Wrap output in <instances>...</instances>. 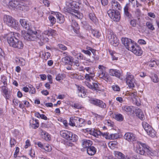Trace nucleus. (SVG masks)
<instances>
[{
  "label": "nucleus",
  "mask_w": 159,
  "mask_h": 159,
  "mask_svg": "<svg viewBox=\"0 0 159 159\" xmlns=\"http://www.w3.org/2000/svg\"><path fill=\"white\" fill-rule=\"evenodd\" d=\"M63 54L64 56H65V57L62 58V62L66 64H69L71 65V61H73L72 60V57L68 56L67 52H64L63 53Z\"/></svg>",
  "instance_id": "obj_15"
},
{
  "label": "nucleus",
  "mask_w": 159,
  "mask_h": 159,
  "mask_svg": "<svg viewBox=\"0 0 159 159\" xmlns=\"http://www.w3.org/2000/svg\"><path fill=\"white\" fill-rule=\"evenodd\" d=\"M38 33L37 31H33L31 29L27 30L26 32L23 35V37L24 39L28 41H34L37 39H39L38 37L37 34Z\"/></svg>",
  "instance_id": "obj_3"
},
{
  "label": "nucleus",
  "mask_w": 159,
  "mask_h": 159,
  "mask_svg": "<svg viewBox=\"0 0 159 159\" xmlns=\"http://www.w3.org/2000/svg\"><path fill=\"white\" fill-rule=\"evenodd\" d=\"M137 144L139 146H137L138 149L137 152L141 155H143L145 152L150 153V148L145 144L142 143L141 142L137 141Z\"/></svg>",
  "instance_id": "obj_6"
},
{
  "label": "nucleus",
  "mask_w": 159,
  "mask_h": 159,
  "mask_svg": "<svg viewBox=\"0 0 159 159\" xmlns=\"http://www.w3.org/2000/svg\"><path fill=\"white\" fill-rule=\"evenodd\" d=\"M113 154L116 157L120 159H130L128 157L118 151H114Z\"/></svg>",
  "instance_id": "obj_19"
},
{
  "label": "nucleus",
  "mask_w": 159,
  "mask_h": 159,
  "mask_svg": "<svg viewBox=\"0 0 159 159\" xmlns=\"http://www.w3.org/2000/svg\"><path fill=\"white\" fill-rule=\"evenodd\" d=\"M72 107L78 109H81L82 107L81 105L78 103H75L71 105Z\"/></svg>",
  "instance_id": "obj_49"
},
{
  "label": "nucleus",
  "mask_w": 159,
  "mask_h": 159,
  "mask_svg": "<svg viewBox=\"0 0 159 159\" xmlns=\"http://www.w3.org/2000/svg\"><path fill=\"white\" fill-rule=\"evenodd\" d=\"M92 33L93 34L94 36L98 37L99 36V33L97 31H95L93 30L92 31Z\"/></svg>",
  "instance_id": "obj_63"
},
{
  "label": "nucleus",
  "mask_w": 159,
  "mask_h": 159,
  "mask_svg": "<svg viewBox=\"0 0 159 159\" xmlns=\"http://www.w3.org/2000/svg\"><path fill=\"white\" fill-rule=\"evenodd\" d=\"M19 150L20 149L19 147H16V148L14 154V157L15 158H16L18 157L17 156V155L18 154V153L19 152Z\"/></svg>",
  "instance_id": "obj_58"
},
{
  "label": "nucleus",
  "mask_w": 159,
  "mask_h": 159,
  "mask_svg": "<svg viewBox=\"0 0 159 159\" xmlns=\"http://www.w3.org/2000/svg\"><path fill=\"white\" fill-rule=\"evenodd\" d=\"M138 43L140 45H144L146 44V42L143 39H140L138 41Z\"/></svg>",
  "instance_id": "obj_64"
},
{
  "label": "nucleus",
  "mask_w": 159,
  "mask_h": 159,
  "mask_svg": "<svg viewBox=\"0 0 159 159\" xmlns=\"http://www.w3.org/2000/svg\"><path fill=\"white\" fill-rule=\"evenodd\" d=\"M124 139L128 142H134L137 140L136 135L131 132L126 133L124 135Z\"/></svg>",
  "instance_id": "obj_13"
},
{
  "label": "nucleus",
  "mask_w": 159,
  "mask_h": 159,
  "mask_svg": "<svg viewBox=\"0 0 159 159\" xmlns=\"http://www.w3.org/2000/svg\"><path fill=\"white\" fill-rule=\"evenodd\" d=\"M95 76L94 73L86 74L85 75V79L86 81H90L93 80Z\"/></svg>",
  "instance_id": "obj_31"
},
{
  "label": "nucleus",
  "mask_w": 159,
  "mask_h": 159,
  "mask_svg": "<svg viewBox=\"0 0 159 159\" xmlns=\"http://www.w3.org/2000/svg\"><path fill=\"white\" fill-rule=\"evenodd\" d=\"M83 70L84 71L85 70L86 71L89 73V74L94 73L93 70V69L92 68L89 67H85L84 69Z\"/></svg>",
  "instance_id": "obj_50"
},
{
  "label": "nucleus",
  "mask_w": 159,
  "mask_h": 159,
  "mask_svg": "<svg viewBox=\"0 0 159 159\" xmlns=\"http://www.w3.org/2000/svg\"><path fill=\"white\" fill-rule=\"evenodd\" d=\"M107 36L111 45L116 47L119 44V40L116 34L112 30H108Z\"/></svg>",
  "instance_id": "obj_4"
},
{
  "label": "nucleus",
  "mask_w": 159,
  "mask_h": 159,
  "mask_svg": "<svg viewBox=\"0 0 159 159\" xmlns=\"http://www.w3.org/2000/svg\"><path fill=\"white\" fill-rule=\"evenodd\" d=\"M79 117L76 116H73L70 118L69 125L72 126H76Z\"/></svg>",
  "instance_id": "obj_25"
},
{
  "label": "nucleus",
  "mask_w": 159,
  "mask_h": 159,
  "mask_svg": "<svg viewBox=\"0 0 159 159\" xmlns=\"http://www.w3.org/2000/svg\"><path fill=\"white\" fill-rule=\"evenodd\" d=\"M87 151L89 155L92 156L94 155L96 152V149L93 146H90L89 147L87 148Z\"/></svg>",
  "instance_id": "obj_26"
},
{
  "label": "nucleus",
  "mask_w": 159,
  "mask_h": 159,
  "mask_svg": "<svg viewBox=\"0 0 159 159\" xmlns=\"http://www.w3.org/2000/svg\"><path fill=\"white\" fill-rule=\"evenodd\" d=\"M58 46L60 49L63 50H65L67 49V48L62 44H58Z\"/></svg>",
  "instance_id": "obj_62"
},
{
  "label": "nucleus",
  "mask_w": 159,
  "mask_h": 159,
  "mask_svg": "<svg viewBox=\"0 0 159 159\" xmlns=\"http://www.w3.org/2000/svg\"><path fill=\"white\" fill-rule=\"evenodd\" d=\"M7 41L10 45L14 48L21 49L23 47L24 44L22 42L14 36L8 37Z\"/></svg>",
  "instance_id": "obj_2"
},
{
  "label": "nucleus",
  "mask_w": 159,
  "mask_h": 159,
  "mask_svg": "<svg viewBox=\"0 0 159 159\" xmlns=\"http://www.w3.org/2000/svg\"><path fill=\"white\" fill-rule=\"evenodd\" d=\"M1 79L2 81L3 82L5 86L7 85V77L4 75H2L1 76Z\"/></svg>",
  "instance_id": "obj_52"
},
{
  "label": "nucleus",
  "mask_w": 159,
  "mask_h": 159,
  "mask_svg": "<svg viewBox=\"0 0 159 159\" xmlns=\"http://www.w3.org/2000/svg\"><path fill=\"white\" fill-rule=\"evenodd\" d=\"M98 131H99L100 133V134L98 135V137L99 136L102 135L103 137H105L107 139H109V135H108V133H102L100 130H98Z\"/></svg>",
  "instance_id": "obj_53"
},
{
  "label": "nucleus",
  "mask_w": 159,
  "mask_h": 159,
  "mask_svg": "<svg viewBox=\"0 0 159 159\" xmlns=\"http://www.w3.org/2000/svg\"><path fill=\"white\" fill-rule=\"evenodd\" d=\"M16 143V141L14 139L11 138L10 140V144L11 147H12L15 146Z\"/></svg>",
  "instance_id": "obj_59"
},
{
  "label": "nucleus",
  "mask_w": 159,
  "mask_h": 159,
  "mask_svg": "<svg viewBox=\"0 0 159 159\" xmlns=\"http://www.w3.org/2000/svg\"><path fill=\"white\" fill-rule=\"evenodd\" d=\"M16 61L17 62L18 61V60H19V63L20 64V65L21 66H24L25 65V60L22 58H16Z\"/></svg>",
  "instance_id": "obj_45"
},
{
  "label": "nucleus",
  "mask_w": 159,
  "mask_h": 159,
  "mask_svg": "<svg viewBox=\"0 0 159 159\" xmlns=\"http://www.w3.org/2000/svg\"><path fill=\"white\" fill-rule=\"evenodd\" d=\"M30 125L32 128L33 129H35L38 128L39 126L38 120L34 118H32L30 121Z\"/></svg>",
  "instance_id": "obj_20"
},
{
  "label": "nucleus",
  "mask_w": 159,
  "mask_h": 159,
  "mask_svg": "<svg viewBox=\"0 0 159 159\" xmlns=\"http://www.w3.org/2000/svg\"><path fill=\"white\" fill-rule=\"evenodd\" d=\"M122 109L126 112H131L132 110V107L127 106H124L122 107Z\"/></svg>",
  "instance_id": "obj_38"
},
{
  "label": "nucleus",
  "mask_w": 159,
  "mask_h": 159,
  "mask_svg": "<svg viewBox=\"0 0 159 159\" xmlns=\"http://www.w3.org/2000/svg\"><path fill=\"white\" fill-rule=\"evenodd\" d=\"M9 5L13 7H17L18 5V2L15 0H12L9 2Z\"/></svg>",
  "instance_id": "obj_54"
},
{
  "label": "nucleus",
  "mask_w": 159,
  "mask_h": 159,
  "mask_svg": "<svg viewBox=\"0 0 159 159\" xmlns=\"http://www.w3.org/2000/svg\"><path fill=\"white\" fill-rule=\"evenodd\" d=\"M99 76L106 81H107L109 80V76L106 72L103 73H99Z\"/></svg>",
  "instance_id": "obj_33"
},
{
  "label": "nucleus",
  "mask_w": 159,
  "mask_h": 159,
  "mask_svg": "<svg viewBox=\"0 0 159 159\" xmlns=\"http://www.w3.org/2000/svg\"><path fill=\"white\" fill-rule=\"evenodd\" d=\"M98 106L102 108H105L106 107V105L104 102L102 101L99 100Z\"/></svg>",
  "instance_id": "obj_44"
},
{
  "label": "nucleus",
  "mask_w": 159,
  "mask_h": 159,
  "mask_svg": "<svg viewBox=\"0 0 159 159\" xmlns=\"http://www.w3.org/2000/svg\"><path fill=\"white\" fill-rule=\"evenodd\" d=\"M110 5L111 10H120L121 9V7L120 4L116 0H112L111 1Z\"/></svg>",
  "instance_id": "obj_16"
},
{
  "label": "nucleus",
  "mask_w": 159,
  "mask_h": 159,
  "mask_svg": "<svg viewBox=\"0 0 159 159\" xmlns=\"http://www.w3.org/2000/svg\"><path fill=\"white\" fill-rule=\"evenodd\" d=\"M109 73L111 75L116 76L119 78H120L121 76L120 72L117 70L110 69Z\"/></svg>",
  "instance_id": "obj_21"
},
{
  "label": "nucleus",
  "mask_w": 159,
  "mask_h": 159,
  "mask_svg": "<svg viewBox=\"0 0 159 159\" xmlns=\"http://www.w3.org/2000/svg\"><path fill=\"white\" fill-rule=\"evenodd\" d=\"M56 33L55 30L51 29L44 31L43 33H41L40 34V37L39 39L41 41L43 42H47L48 41V39L47 37V35L49 36H53Z\"/></svg>",
  "instance_id": "obj_5"
},
{
  "label": "nucleus",
  "mask_w": 159,
  "mask_h": 159,
  "mask_svg": "<svg viewBox=\"0 0 159 159\" xmlns=\"http://www.w3.org/2000/svg\"><path fill=\"white\" fill-rule=\"evenodd\" d=\"M128 95H129L130 96V98H136L137 97V93L136 92H128V93H127Z\"/></svg>",
  "instance_id": "obj_46"
},
{
  "label": "nucleus",
  "mask_w": 159,
  "mask_h": 159,
  "mask_svg": "<svg viewBox=\"0 0 159 159\" xmlns=\"http://www.w3.org/2000/svg\"><path fill=\"white\" fill-rule=\"evenodd\" d=\"M142 126L148 134L152 137L156 136V132L152 127L148 123L143 122L142 123Z\"/></svg>",
  "instance_id": "obj_9"
},
{
  "label": "nucleus",
  "mask_w": 159,
  "mask_h": 159,
  "mask_svg": "<svg viewBox=\"0 0 159 159\" xmlns=\"http://www.w3.org/2000/svg\"><path fill=\"white\" fill-rule=\"evenodd\" d=\"M99 100L97 99L91 98L89 100V101L90 103L97 106Z\"/></svg>",
  "instance_id": "obj_42"
},
{
  "label": "nucleus",
  "mask_w": 159,
  "mask_h": 159,
  "mask_svg": "<svg viewBox=\"0 0 159 159\" xmlns=\"http://www.w3.org/2000/svg\"><path fill=\"white\" fill-rule=\"evenodd\" d=\"M128 4H126L124 8V11L125 15L127 17L130 18L131 17V15L128 11L129 7Z\"/></svg>",
  "instance_id": "obj_37"
},
{
  "label": "nucleus",
  "mask_w": 159,
  "mask_h": 159,
  "mask_svg": "<svg viewBox=\"0 0 159 159\" xmlns=\"http://www.w3.org/2000/svg\"><path fill=\"white\" fill-rule=\"evenodd\" d=\"M113 117L116 120L119 121H122L124 119L123 116L120 114H115L113 115Z\"/></svg>",
  "instance_id": "obj_34"
},
{
  "label": "nucleus",
  "mask_w": 159,
  "mask_h": 159,
  "mask_svg": "<svg viewBox=\"0 0 159 159\" xmlns=\"http://www.w3.org/2000/svg\"><path fill=\"white\" fill-rule=\"evenodd\" d=\"M77 89L79 96L82 98H84L86 96L87 93L84 88L82 86L80 87L78 86Z\"/></svg>",
  "instance_id": "obj_17"
},
{
  "label": "nucleus",
  "mask_w": 159,
  "mask_h": 159,
  "mask_svg": "<svg viewBox=\"0 0 159 159\" xmlns=\"http://www.w3.org/2000/svg\"><path fill=\"white\" fill-rule=\"evenodd\" d=\"M107 14L114 21H119L120 18V15L118 11L110 9L107 11Z\"/></svg>",
  "instance_id": "obj_11"
},
{
  "label": "nucleus",
  "mask_w": 159,
  "mask_h": 159,
  "mask_svg": "<svg viewBox=\"0 0 159 159\" xmlns=\"http://www.w3.org/2000/svg\"><path fill=\"white\" fill-rule=\"evenodd\" d=\"M89 82L85 81L84 82V84L89 88L92 89L93 88V86L89 83Z\"/></svg>",
  "instance_id": "obj_61"
},
{
  "label": "nucleus",
  "mask_w": 159,
  "mask_h": 159,
  "mask_svg": "<svg viewBox=\"0 0 159 159\" xmlns=\"http://www.w3.org/2000/svg\"><path fill=\"white\" fill-rule=\"evenodd\" d=\"M55 15L56 16L58 22L60 23H63L65 21V18L64 16L62 15L61 13L56 12L55 13Z\"/></svg>",
  "instance_id": "obj_24"
},
{
  "label": "nucleus",
  "mask_w": 159,
  "mask_h": 159,
  "mask_svg": "<svg viewBox=\"0 0 159 159\" xmlns=\"http://www.w3.org/2000/svg\"><path fill=\"white\" fill-rule=\"evenodd\" d=\"M41 134L42 138L46 141H48L50 140L51 139L50 135L46 131L42 130L41 133Z\"/></svg>",
  "instance_id": "obj_29"
},
{
  "label": "nucleus",
  "mask_w": 159,
  "mask_h": 159,
  "mask_svg": "<svg viewBox=\"0 0 159 159\" xmlns=\"http://www.w3.org/2000/svg\"><path fill=\"white\" fill-rule=\"evenodd\" d=\"M121 41L125 48L136 55L140 56L142 54L143 51L141 48L131 39L123 37Z\"/></svg>",
  "instance_id": "obj_1"
},
{
  "label": "nucleus",
  "mask_w": 159,
  "mask_h": 159,
  "mask_svg": "<svg viewBox=\"0 0 159 159\" xmlns=\"http://www.w3.org/2000/svg\"><path fill=\"white\" fill-rule=\"evenodd\" d=\"M82 131L85 133H88L96 137H98V135L100 134L97 129L92 128H86L83 129Z\"/></svg>",
  "instance_id": "obj_12"
},
{
  "label": "nucleus",
  "mask_w": 159,
  "mask_h": 159,
  "mask_svg": "<svg viewBox=\"0 0 159 159\" xmlns=\"http://www.w3.org/2000/svg\"><path fill=\"white\" fill-rule=\"evenodd\" d=\"M43 149H44L46 151L49 152L51 151L52 148L49 145L47 144L44 146Z\"/></svg>",
  "instance_id": "obj_55"
},
{
  "label": "nucleus",
  "mask_w": 159,
  "mask_h": 159,
  "mask_svg": "<svg viewBox=\"0 0 159 159\" xmlns=\"http://www.w3.org/2000/svg\"><path fill=\"white\" fill-rule=\"evenodd\" d=\"M82 141V145L84 148H87L92 144V142L89 140L83 139Z\"/></svg>",
  "instance_id": "obj_22"
},
{
  "label": "nucleus",
  "mask_w": 159,
  "mask_h": 159,
  "mask_svg": "<svg viewBox=\"0 0 159 159\" xmlns=\"http://www.w3.org/2000/svg\"><path fill=\"white\" fill-rule=\"evenodd\" d=\"M72 60L73 61H71L70 65L72 66L75 65L77 67L80 66V63L78 60H75V59L72 57Z\"/></svg>",
  "instance_id": "obj_43"
},
{
  "label": "nucleus",
  "mask_w": 159,
  "mask_h": 159,
  "mask_svg": "<svg viewBox=\"0 0 159 159\" xmlns=\"http://www.w3.org/2000/svg\"><path fill=\"white\" fill-rule=\"evenodd\" d=\"M48 19L50 21L51 24L53 25L55 24L56 22V20L55 18L52 16L51 15L49 16Z\"/></svg>",
  "instance_id": "obj_48"
},
{
  "label": "nucleus",
  "mask_w": 159,
  "mask_h": 159,
  "mask_svg": "<svg viewBox=\"0 0 159 159\" xmlns=\"http://www.w3.org/2000/svg\"><path fill=\"white\" fill-rule=\"evenodd\" d=\"M118 143L116 141L111 142L108 143V146L112 149H114L117 147Z\"/></svg>",
  "instance_id": "obj_35"
},
{
  "label": "nucleus",
  "mask_w": 159,
  "mask_h": 159,
  "mask_svg": "<svg viewBox=\"0 0 159 159\" xmlns=\"http://www.w3.org/2000/svg\"><path fill=\"white\" fill-rule=\"evenodd\" d=\"M99 72V73H103L106 72V68L102 65H100L98 66Z\"/></svg>",
  "instance_id": "obj_41"
},
{
  "label": "nucleus",
  "mask_w": 159,
  "mask_h": 159,
  "mask_svg": "<svg viewBox=\"0 0 159 159\" xmlns=\"http://www.w3.org/2000/svg\"><path fill=\"white\" fill-rule=\"evenodd\" d=\"M63 74H58L56 76V80L57 81H60L61 80H63Z\"/></svg>",
  "instance_id": "obj_51"
},
{
  "label": "nucleus",
  "mask_w": 159,
  "mask_h": 159,
  "mask_svg": "<svg viewBox=\"0 0 159 159\" xmlns=\"http://www.w3.org/2000/svg\"><path fill=\"white\" fill-rule=\"evenodd\" d=\"M129 4L133 7H138L141 6V4L138 3L136 0H129Z\"/></svg>",
  "instance_id": "obj_28"
},
{
  "label": "nucleus",
  "mask_w": 159,
  "mask_h": 159,
  "mask_svg": "<svg viewBox=\"0 0 159 159\" xmlns=\"http://www.w3.org/2000/svg\"><path fill=\"white\" fill-rule=\"evenodd\" d=\"M20 22L24 28L27 29V30L31 29L26 20L25 19H20Z\"/></svg>",
  "instance_id": "obj_23"
},
{
  "label": "nucleus",
  "mask_w": 159,
  "mask_h": 159,
  "mask_svg": "<svg viewBox=\"0 0 159 159\" xmlns=\"http://www.w3.org/2000/svg\"><path fill=\"white\" fill-rule=\"evenodd\" d=\"M3 95L6 99L10 98L11 95V92L8 90V89L6 86H3L1 87Z\"/></svg>",
  "instance_id": "obj_14"
},
{
  "label": "nucleus",
  "mask_w": 159,
  "mask_h": 159,
  "mask_svg": "<svg viewBox=\"0 0 159 159\" xmlns=\"http://www.w3.org/2000/svg\"><path fill=\"white\" fill-rule=\"evenodd\" d=\"M89 17L90 19L94 22H96L97 19L93 13H90L89 14Z\"/></svg>",
  "instance_id": "obj_39"
},
{
  "label": "nucleus",
  "mask_w": 159,
  "mask_h": 159,
  "mask_svg": "<svg viewBox=\"0 0 159 159\" xmlns=\"http://www.w3.org/2000/svg\"><path fill=\"white\" fill-rule=\"evenodd\" d=\"M136 113L137 116L141 120H143L145 119L144 115L140 109L137 110Z\"/></svg>",
  "instance_id": "obj_32"
},
{
  "label": "nucleus",
  "mask_w": 159,
  "mask_h": 159,
  "mask_svg": "<svg viewBox=\"0 0 159 159\" xmlns=\"http://www.w3.org/2000/svg\"><path fill=\"white\" fill-rule=\"evenodd\" d=\"M60 134L62 137L68 140L74 141H76L78 139V136L76 135H73L72 132L67 130H62L60 132Z\"/></svg>",
  "instance_id": "obj_7"
},
{
  "label": "nucleus",
  "mask_w": 159,
  "mask_h": 159,
  "mask_svg": "<svg viewBox=\"0 0 159 159\" xmlns=\"http://www.w3.org/2000/svg\"><path fill=\"white\" fill-rule=\"evenodd\" d=\"M85 123V120L84 119L79 117L76 127H82L84 125Z\"/></svg>",
  "instance_id": "obj_30"
},
{
  "label": "nucleus",
  "mask_w": 159,
  "mask_h": 159,
  "mask_svg": "<svg viewBox=\"0 0 159 159\" xmlns=\"http://www.w3.org/2000/svg\"><path fill=\"white\" fill-rule=\"evenodd\" d=\"M130 25L133 27H135L137 24V21L136 20H133L130 21Z\"/></svg>",
  "instance_id": "obj_60"
},
{
  "label": "nucleus",
  "mask_w": 159,
  "mask_h": 159,
  "mask_svg": "<svg viewBox=\"0 0 159 159\" xmlns=\"http://www.w3.org/2000/svg\"><path fill=\"white\" fill-rule=\"evenodd\" d=\"M146 25L148 29L153 30H154V28L152 24L150 22H147L146 23Z\"/></svg>",
  "instance_id": "obj_47"
},
{
  "label": "nucleus",
  "mask_w": 159,
  "mask_h": 159,
  "mask_svg": "<svg viewBox=\"0 0 159 159\" xmlns=\"http://www.w3.org/2000/svg\"><path fill=\"white\" fill-rule=\"evenodd\" d=\"M71 26L73 28H75L77 29L78 27V24L76 22L75 20H74L73 19L71 20Z\"/></svg>",
  "instance_id": "obj_56"
},
{
  "label": "nucleus",
  "mask_w": 159,
  "mask_h": 159,
  "mask_svg": "<svg viewBox=\"0 0 159 159\" xmlns=\"http://www.w3.org/2000/svg\"><path fill=\"white\" fill-rule=\"evenodd\" d=\"M70 11V13L73 17L77 19H81L83 17L82 14L76 10L72 9Z\"/></svg>",
  "instance_id": "obj_18"
},
{
  "label": "nucleus",
  "mask_w": 159,
  "mask_h": 159,
  "mask_svg": "<svg viewBox=\"0 0 159 159\" xmlns=\"http://www.w3.org/2000/svg\"><path fill=\"white\" fill-rule=\"evenodd\" d=\"M3 21L8 26L13 28L16 27V20L10 16L5 15L3 17Z\"/></svg>",
  "instance_id": "obj_8"
},
{
  "label": "nucleus",
  "mask_w": 159,
  "mask_h": 159,
  "mask_svg": "<svg viewBox=\"0 0 159 159\" xmlns=\"http://www.w3.org/2000/svg\"><path fill=\"white\" fill-rule=\"evenodd\" d=\"M125 80L126 84L130 88L134 87L135 79L134 76L131 73L129 72L126 73Z\"/></svg>",
  "instance_id": "obj_10"
},
{
  "label": "nucleus",
  "mask_w": 159,
  "mask_h": 159,
  "mask_svg": "<svg viewBox=\"0 0 159 159\" xmlns=\"http://www.w3.org/2000/svg\"><path fill=\"white\" fill-rule=\"evenodd\" d=\"M157 61L156 59L154 58L152 59L148 63L149 66L151 67H153L155 65H157Z\"/></svg>",
  "instance_id": "obj_36"
},
{
  "label": "nucleus",
  "mask_w": 159,
  "mask_h": 159,
  "mask_svg": "<svg viewBox=\"0 0 159 159\" xmlns=\"http://www.w3.org/2000/svg\"><path fill=\"white\" fill-rule=\"evenodd\" d=\"M112 89L114 91H119L120 90V87L117 85H114L112 86Z\"/></svg>",
  "instance_id": "obj_57"
},
{
  "label": "nucleus",
  "mask_w": 159,
  "mask_h": 159,
  "mask_svg": "<svg viewBox=\"0 0 159 159\" xmlns=\"http://www.w3.org/2000/svg\"><path fill=\"white\" fill-rule=\"evenodd\" d=\"M119 138V135L117 134H111L109 135V139H115Z\"/></svg>",
  "instance_id": "obj_40"
},
{
  "label": "nucleus",
  "mask_w": 159,
  "mask_h": 159,
  "mask_svg": "<svg viewBox=\"0 0 159 159\" xmlns=\"http://www.w3.org/2000/svg\"><path fill=\"white\" fill-rule=\"evenodd\" d=\"M159 76V72L157 74H152L150 76L152 80L154 83H157L159 81L158 77Z\"/></svg>",
  "instance_id": "obj_27"
}]
</instances>
